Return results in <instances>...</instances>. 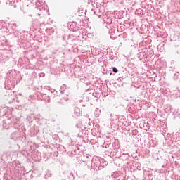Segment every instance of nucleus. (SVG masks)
<instances>
[{"label": "nucleus", "mask_w": 180, "mask_h": 180, "mask_svg": "<svg viewBox=\"0 0 180 180\" xmlns=\"http://www.w3.org/2000/svg\"><path fill=\"white\" fill-rule=\"evenodd\" d=\"M112 71H113V72H117V71H119V70H117V68H113Z\"/></svg>", "instance_id": "obj_1"}]
</instances>
